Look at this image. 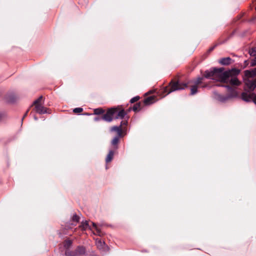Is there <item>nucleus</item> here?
<instances>
[{
	"mask_svg": "<svg viewBox=\"0 0 256 256\" xmlns=\"http://www.w3.org/2000/svg\"><path fill=\"white\" fill-rule=\"evenodd\" d=\"M72 244V242L70 240H66L64 242V246L66 248H68L69 246H70Z\"/></svg>",
	"mask_w": 256,
	"mask_h": 256,
	"instance_id": "6ab92c4d",
	"label": "nucleus"
},
{
	"mask_svg": "<svg viewBox=\"0 0 256 256\" xmlns=\"http://www.w3.org/2000/svg\"><path fill=\"white\" fill-rule=\"evenodd\" d=\"M139 99H140V97L139 96H135V97L132 98L130 100V102L131 103H134V102H137Z\"/></svg>",
	"mask_w": 256,
	"mask_h": 256,
	"instance_id": "aec40b11",
	"label": "nucleus"
},
{
	"mask_svg": "<svg viewBox=\"0 0 256 256\" xmlns=\"http://www.w3.org/2000/svg\"><path fill=\"white\" fill-rule=\"evenodd\" d=\"M240 72V70L236 68L226 71L222 68H214L212 70L205 72L204 76L206 78L212 79L226 84L237 86L241 84L240 81L237 78Z\"/></svg>",
	"mask_w": 256,
	"mask_h": 256,
	"instance_id": "f257e3e1",
	"label": "nucleus"
},
{
	"mask_svg": "<svg viewBox=\"0 0 256 256\" xmlns=\"http://www.w3.org/2000/svg\"><path fill=\"white\" fill-rule=\"evenodd\" d=\"M122 136H120L118 135L116 136V138H114L113 140H112V144H117L118 143L120 142V138H121Z\"/></svg>",
	"mask_w": 256,
	"mask_h": 256,
	"instance_id": "f3484780",
	"label": "nucleus"
},
{
	"mask_svg": "<svg viewBox=\"0 0 256 256\" xmlns=\"http://www.w3.org/2000/svg\"><path fill=\"white\" fill-rule=\"evenodd\" d=\"M72 219L73 221L78 222L80 218H79L78 216L75 214V215L73 216Z\"/></svg>",
	"mask_w": 256,
	"mask_h": 256,
	"instance_id": "4be33fe9",
	"label": "nucleus"
},
{
	"mask_svg": "<svg viewBox=\"0 0 256 256\" xmlns=\"http://www.w3.org/2000/svg\"><path fill=\"white\" fill-rule=\"evenodd\" d=\"M252 50L256 53V47L254 48Z\"/></svg>",
	"mask_w": 256,
	"mask_h": 256,
	"instance_id": "b1692460",
	"label": "nucleus"
},
{
	"mask_svg": "<svg viewBox=\"0 0 256 256\" xmlns=\"http://www.w3.org/2000/svg\"><path fill=\"white\" fill-rule=\"evenodd\" d=\"M80 227L81 230H86L87 229H90L92 230L94 228L96 230V234L99 236L102 235L100 230L98 228L96 224L92 222H90L88 221L83 222H82Z\"/></svg>",
	"mask_w": 256,
	"mask_h": 256,
	"instance_id": "39448f33",
	"label": "nucleus"
},
{
	"mask_svg": "<svg viewBox=\"0 0 256 256\" xmlns=\"http://www.w3.org/2000/svg\"><path fill=\"white\" fill-rule=\"evenodd\" d=\"M231 58L228 57L220 60L219 62L222 65H228L231 63Z\"/></svg>",
	"mask_w": 256,
	"mask_h": 256,
	"instance_id": "9d476101",
	"label": "nucleus"
},
{
	"mask_svg": "<svg viewBox=\"0 0 256 256\" xmlns=\"http://www.w3.org/2000/svg\"><path fill=\"white\" fill-rule=\"evenodd\" d=\"M114 154V153L113 151L110 150L109 152V153L108 154V156L106 158V162H109L112 160V159Z\"/></svg>",
	"mask_w": 256,
	"mask_h": 256,
	"instance_id": "f8f14e48",
	"label": "nucleus"
},
{
	"mask_svg": "<svg viewBox=\"0 0 256 256\" xmlns=\"http://www.w3.org/2000/svg\"><path fill=\"white\" fill-rule=\"evenodd\" d=\"M83 111V109L81 108H75L73 110V112L75 114H79Z\"/></svg>",
	"mask_w": 256,
	"mask_h": 256,
	"instance_id": "a211bd4d",
	"label": "nucleus"
},
{
	"mask_svg": "<svg viewBox=\"0 0 256 256\" xmlns=\"http://www.w3.org/2000/svg\"><path fill=\"white\" fill-rule=\"evenodd\" d=\"M104 112V110L102 108H96L94 110V114H103Z\"/></svg>",
	"mask_w": 256,
	"mask_h": 256,
	"instance_id": "ddd939ff",
	"label": "nucleus"
},
{
	"mask_svg": "<svg viewBox=\"0 0 256 256\" xmlns=\"http://www.w3.org/2000/svg\"><path fill=\"white\" fill-rule=\"evenodd\" d=\"M112 108L108 109L106 112L102 116V119L106 122H111L114 116V112Z\"/></svg>",
	"mask_w": 256,
	"mask_h": 256,
	"instance_id": "6e6552de",
	"label": "nucleus"
},
{
	"mask_svg": "<svg viewBox=\"0 0 256 256\" xmlns=\"http://www.w3.org/2000/svg\"><path fill=\"white\" fill-rule=\"evenodd\" d=\"M84 252L85 249L82 246L78 247L76 250V252L80 254H84Z\"/></svg>",
	"mask_w": 256,
	"mask_h": 256,
	"instance_id": "dca6fc26",
	"label": "nucleus"
},
{
	"mask_svg": "<svg viewBox=\"0 0 256 256\" xmlns=\"http://www.w3.org/2000/svg\"><path fill=\"white\" fill-rule=\"evenodd\" d=\"M112 132H116L118 135L120 136H124L126 134V129L125 127H122V126H114L111 128L110 129Z\"/></svg>",
	"mask_w": 256,
	"mask_h": 256,
	"instance_id": "0eeeda50",
	"label": "nucleus"
},
{
	"mask_svg": "<svg viewBox=\"0 0 256 256\" xmlns=\"http://www.w3.org/2000/svg\"><path fill=\"white\" fill-rule=\"evenodd\" d=\"M96 244L97 247L99 249H102L103 248V246L104 244V242H102L100 239L97 238L96 240Z\"/></svg>",
	"mask_w": 256,
	"mask_h": 256,
	"instance_id": "9b49d317",
	"label": "nucleus"
},
{
	"mask_svg": "<svg viewBox=\"0 0 256 256\" xmlns=\"http://www.w3.org/2000/svg\"><path fill=\"white\" fill-rule=\"evenodd\" d=\"M254 101L256 104V96L254 98Z\"/></svg>",
	"mask_w": 256,
	"mask_h": 256,
	"instance_id": "393cba45",
	"label": "nucleus"
},
{
	"mask_svg": "<svg viewBox=\"0 0 256 256\" xmlns=\"http://www.w3.org/2000/svg\"><path fill=\"white\" fill-rule=\"evenodd\" d=\"M203 80V78H198L196 80L190 82L188 83L181 82L178 81H172L169 85L160 90L158 94L160 96L163 98L175 90L184 89L188 87V84L190 86V94H194L197 92V88Z\"/></svg>",
	"mask_w": 256,
	"mask_h": 256,
	"instance_id": "f03ea898",
	"label": "nucleus"
},
{
	"mask_svg": "<svg viewBox=\"0 0 256 256\" xmlns=\"http://www.w3.org/2000/svg\"><path fill=\"white\" fill-rule=\"evenodd\" d=\"M158 99L156 96H152L145 98L144 102L146 105H149L154 103Z\"/></svg>",
	"mask_w": 256,
	"mask_h": 256,
	"instance_id": "1a4fd4ad",
	"label": "nucleus"
},
{
	"mask_svg": "<svg viewBox=\"0 0 256 256\" xmlns=\"http://www.w3.org/2000/svg\"><path fill=\"white\" fill-rule=\"evenodd\" d=\"M128 124V122L126 120H122L121 122L120 126H122V127H125L126 128V126Z\"/></svg>",
	"mask_w": 256,
	"mask_h": 256,
	"instance_id": "412c9836",
	"label": "nucleus"
},
{
	"mask_svg": "<svg viewBox=\"0 0 256 256\" xmlns=\"http://www.w3.org/2000/svg\"><path fill=\"white\" fill-rule=\"evenodd\" d=\"M43 98L42 96L39 97L34 102L36 111L40 114H44L50 113V110L42 106Z\"/></svg>",
	"mask_w": 256,
	"mask_h": 256,
	"instance_id": "20e7f679",
	"label": "nucleus"
},
{
	"mask_svg": "<svg viewBox=\"0 0 256 256\" xmlns=\"http://www.w3.org/2000/svg\"><path fill=\"white\" fill-rule=\"evenodd\" d=\"M114 115H116V118H122L126 115V112L121 106L113 108Z\"/></svg>",
	"mask_w": 256,
	"mask_h": 256,
	"instance_id": "423d86ee",
	"label": "nucleus"
},
{
	"mask_svg": "<svg viewBox=\"0 0 256 256\" xmlns=\"http://www.w3.org/2000/svg\"><path fill=\"white\" fill-rule=\"evenodd\" d=\"M255 9H256V8H255Z\"/></svg>",
	"mask_w": 256,
	"mask_h": 256,
	"instance_id": "a878e982",
	"label": "nucleus"
},
{
	"mask_svg": "<svg viewBox=\"0 0 256 256\" xmlns=\"http://www.w3.org/2000/svg\"><path fill=\"white\" fill-rule=\"evenodd\" d=\"M242 100L246 101H248L250 99V96L246 92H243L242 94Z\"/></svg>",
	"mask_w": 256,
	"mask_h": 256,
	"instance_id": "2eb2a0df",
	"label": "nucleus"
},
{
	"mask_svg": "<svg viewBox=\"0 0 256 256\" xmlns=\"http://www.w3.org/2000/svg\"><path fill=\"white\" fill-rule=\"evenodd\" d=\"M245 76L248 78L245 84L250 90H252L256 86V68L252 71L246 70Z\"/></svg>",
	"mask_w": 256,
	"mask_h": 256,
	"instance_id": "7ed1b4c3",
	"label": "nucleus"
},
{
	"mask_svg": "<svg viewBox=\"0 0 256 256\" xmlns=\"http://www.w3.org/2000/svg\"><path fill=\"white\" fill-rule=\"evenodd\" d=\"M256 64V58H255L254 62L252 64V66Z\"/></svg>",
	"mask_w": 256,
	"mask_h": 256,
	"instance_id": "5701e85b",
	"label": "nucleus"
},
{
	"mask_svg": "<svg viewBox=\"0 0 256 256\" xmlns=\"http://www.w3.org/2000/svg\"><path fill=\"white\" fill-rule=\"evenodd\" d=\"M141 108V105L140 103H137L134 105L132 108V110L134 112H138L140 110Z\"/></svg>",
	"mask_w": 256,
	"mask_h": 256,
	"instance_id": "4468645a",
	"label": "nucleus"
}]
</instances>
